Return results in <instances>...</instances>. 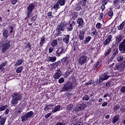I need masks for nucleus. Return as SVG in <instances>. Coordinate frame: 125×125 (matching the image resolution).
Segmentation results:
<instances>
[{
	"mask_svg": "<svg viewBox=\"0 0 125 125\" xmlns=\"http://www.w3.org/2000/svg\"><path fill=\"white\" fill-rule=\"evenodd\" d=\"M6 65H7V62L5 61L2 63L0 64V66H1V67H4L5 66H6Z\"/></svg>",
	"mask_w": 125,
	"mask_h": 125,
	"instance_id": "64",
	"label": "nucleus"
},
{
	"mask_svg": "<svg viewBox=\"0 0 125 125\" xmlns=\"http://www.w3.org/2000/svg\"><path fill=\"white\" fill-rule=\"evenodd\" d=\"M81 106V108H82L83 110H84V109L85 108H86V107H87V106L86 105V104H84V103H82L81 104H80Z\"/></svg>",
	"mask_w": 125,
	"mask_h": 125,
	"instance_id": "54",
	"label": "nucleus"
},
{
	"mask_svg": "<svg viewBox=\"0 0 125 125\" xmlns=\"http://www.w3.org/2000/svg\"><path fill=\"white\" fill-rule=\"evenodd\" d=\"M76 25V22H75V21H72L71 23L69 24V26H68L66 28L67 31L68 32H71V31H72L73 29L74 28V26Z\"/></svg>",
	"mask_w": 125,
	"mask_h": 125,
	"instance_id": "12",
	"label": "nucleus"
},
{
	"mask_svg": "<svg viewBox=\"0 0 125 125\" xmlns=\"http://www.w3.org/2000/svg\"><path fill=\"white\" fill-rule=\"evenodd\" d=\"M120 91L122 93H125V86H123L121 87V88L120 89Z\"/></svg>",
	"mask_w": 125,
	"mask_h": 125,
	"instance_id": "63",
	"label": "nucleus"
},
{
	"mask_svg": "<svg viewBox=\"0 0 125 125\" xmlns=\"http://www.w3.org/2000/svg\"><path fill=\"white\" fill-rule=\"evenodd\" d=\"M114 59H115V57L112 55L110 59H109L107 61V65H109V64H110V63H111V62H112L113 60H114Z\"/></svg>",
	"mask_w": 125,
	"mask_h": 125,
	"instance_id": "45",
	"label": "nucleus"
},
{
	"mask_svg": "<svg viewBox=\"0 0 125 125\" xmlns=\"http://www.w3.org/2000/svg\"><path fill=\"white\" fill-rule=\"evenodd\" d=\"M24 62V60L20 59V60L17 61V62L15 63V66H20L22 62Z\"/></svg>",
	"mask_w": 125,
	"mask_h": 125,
	"instance_id": "36",
	"label": "nucleus"
},
{
	"mask_svg": "<svg viewBox=\"0 0 125 125\" xmlns=\"http://www.w3.org/2000/svg\"><path fill=\"white\" fill-rule=\"evenodd\" d=\"M72 19L73 20H76L78 18V16H79V15H78V12H73L72 14Z\"/></svg>",
	"mask_w": 125,
	"mask_h": 125,
	"instance_id": "29",
	"label": "nucleus"
},
{
	"mask_svg": "<svg viewBox=\"0 0 125 125\" xmlns=\"http://www.w3.org/2000/svg\"><path fill=\"white\" fill-rule=\"evenodd\" d=\"M60 108H61V106L60 105L56 106L54 109L52 110V114H54V113H56V112H59V111H60Z\"/></svg>",
	"mask_w": 125,
	"mask_h": 125,
	"instance_id": "20",
	"label": "nucleus"
},
{
	"mask_svg": "<svg viewBox=\"0 0 125 125\" xmlns=\"http://www.w3.org/2000/svg\"><path fill=\"white\" fill-rule=\"evenodd\" d=\"M92 37H93L94 36L95 37H96L97 34V31L96 30V29L95 30V31H93L92 33H91Z\"/></svg>",
	"mask_w": 125,
	"mask_h": 125,
	"instance_id": "62",
	"label": "nucleus"
},
{
	"mask_svg": "<svg viewBox=\"0 0 125 125\" xmlns=\"http://www.w3.org/2000/svg\"><path fill=\"white\" fill-rule=\"evenodd\" d=\"M82 100H83L84 101H88V100H89V96L86 94L84 95L82 98Z\"/></svg>",
	"mask_w": 125,
	"mask_h": 125,
	"instance_id": "38",
	"label": "nucleus"
},
{
	"mask_svg": "<svg viewBox=\"0 0 125 125\" xmlns=\"http://www.w3.org/2000/svg\"><path fill=\"white\" fill-rule=\"evenodd\" d=\"M86 56L84 55L81 56L79 60H78V62L80 65H83V64L85 63L86 62Z\"/></svg>",
	"mask_w": 125,
	"mask_h": 125,
	"instance_id": "8",
	"label": "nucleus"
},
{
	"mask_svg": "<svg viewBox=\"0 0 125 125\" xmlns=\"http://www.w3.org/2000/svg\"><path fill=\"white\" fill-rule=\"evenodd\" d=\"M100 66H101V65L100 64V62L97 61L96 62V65L95 66V67L94 68V71H96L97 70H98V68H99V67H100Z\"/></svg>",
	"mask_w": 125,
	"mask_h": 125,
	"instance_id": "32",
	"label": "nucleus"
},
{
	"mask_svg": "<svg viewBox=\"0 0 125 125\" xmlns=\"http://www.w3.org/2000/svg\"><path fill=\"white\" fill-rule=\"evenodd\" d=\"M21 119V122H26L27 121H28V117L27 116V115L25 114L23 115Z\"/></svg>",
	"mask_w": 125,
	"mask_h": 125,
	"instance_id": "34",
	"label": "nucleus"
},
{
	"mask_svg": "<svg viewBox=\"0 0 125 125\" xmlns=\"http://www.w3.org/2000/svg\"><path fill=\"white\" fill-rule=\"evenodd\" d=\"M91 39H92V37H91V36H88L83 41V43H84L85 44L88 43V42H90V40H91Z\"/></svg>",
	"mask_w": 125,
	"mask_h": 125,
	"instance_id": "26",
	"label": "nucleus"
},
{
	"mask_svg": "<svg viewBox=\"0 0 125 125\" xmlns=\"http://www.w3.org/2000/svg\"><path fill=\"white\" fill-rule=\"evenodd\" d=\"M37 18H38V15L34 16L31 18V21L35 22V21H37Z\"/></svg>",
	"mask_w": 125,
	"mask_h": 125,
	"instance_id": "56",
	"label": "nucleus"
},
{
	"mask_svg": "<svg viewBox=\"0 0 125 125\" xmlns=\"http://www.w3.org/2000/svg\"><path fill=\"white\" fill-rule=\"evenodd\" d=\"M120 0H114L113 2L114 5H115L117 9H119L121 6L120 5Z\"/></svg>",
	"mask_w": 125,
	"mask_h": 125,
	"instance_id": "15",
	"label": "nucleus"
},
{
	"mask_svg": "<svg viewBox=\"0 0 125 125\" xmlns=\"http://www.w3.org/2000/svg\"><path fill=\"white\" fill-rule=\"evenodd\" d=\"M56 59H57V58H56V57L54 56V57H50V62H55V61H56Z\"/></svg>",
	"mask_w": 125,
	"mask_h": 125,
	"instance_id": "48",
	"label": "nucleus"
},
{
	"mask_svg": "<svg viewBox=\"0 0 125 125\" xmlns=\"http://www.w3.org/2000/svg\"><path fill=\"white\" fill-rule=\"evenodd\" d=\"M56 31H57V33L55 34V37H58L61 35V31H58V29H56Z\"/></svg>",
	"mask_w": 125,
	"mask_h": 125,
	"instance_id": "55",
	"label": "nucleus"
},
{
	"mask_svg": "<svg viewBox=\"0 0 125 125\" xmlns=\"http://www.w3.org/2000/svg\"><path fill=\"white\" fill-rule=\"evenodd\" d=\"M95 83L96 84H93V86L94 87H95L96 85H98L99 83H103V81L102 80L101 78L100 77L99 79H97L95 80V82L94 81Z\"/></svg>",
	"mask_w": 125,
	"mask_h": 125,
	"instance_id": "18",
	"label": "nucleus"
},
{
	"mask_svg": "<svg viewBox=\"0 0 125 125\" xmlns=\"http://www.w3.org/2000/svg\"><path fill=\"white\" fill-rule=\"evenodd\" d=\"M81 4H77V5L76 6V7H75V9L77 11H80V10H81V9H82V6H81Z\"/></svg>",
	"mask_w": 125,
	"mask_h": 125,
	"instance_id": "51",
	"label": "nucleus"
},
{
	"mask_svg": "<svg viewBox=\"0 0 125 125\" xmlns=\"http://www.w3.org/2000/svg\"><path fill=\"white\" fill-rule=\"evenodd\" d=\"M102 4L101 6V9L102 10V11H104V10H105V8H106V7L105 6V5H106L107 4V3H104V2H102Z\"/></svg>",
	"mask_w": 125,
	"mask_h": 125,
	"instance_id": "47",
	"label": "nucleus"
},
{
	"mask_svg": "<svg viewBox=\"0 0 125 125\" xmlns=\"http://www.w3.org/2000/svg\"><path fill=\"white\" fill-rule=\"evenodd\" d=\"M115 68V69L118 71H123V70L125 69V67H124L121 64L116 65Z\"/></svg>",
	"mask_w": 125,
	"mask_h": 125,
	"instance_id": "24",
	"label": "nucleus"
},
{
	"mask_svg": "<svg viewBox=\"0 0 125 125\" xmlns=\"http://www.w3.org/2000/svg\"><path fill=\"white\" fill-rule=\"evenodd\" d=\"M6 121V117L1 118V120L0 121V125H4Z\"/></svg>",
	"mask_w": 125,
	"mask_h": 125,
	"instance_id": "43",
	"label": "nucleus"
},
{
	"mask_svg": "<svg viewBox=\"0 0 125 125\" xmlns=\"http://www.w3.org/2000/svg\"><path fill=\"white\" fill-rule=\"evenodd\" d=\"M59 8H60V5L59 4L58 2L57 1L53 7L51 8V10H52V9H55V10L57 11L58 9H59Z\"/></svg>",
	"mask_w": 125,
	"mask_h": 125,
	"instance_id": "21",
	"label": "nucleus"
},
{
	"mask_svg": "<svg viewBox=\"0 0 125 125\" xmlns=\"http://www.w3.org/2000/svg\"><path fill=\"white\" fill-rule=\"evenodd\" d=\"M125 21L122 22L118 27V30H123L125 27Z\"/></svg>",
	"mask_w": 125,
	"mask_h": 125,
	"instance_id": "37",
	"label": "nucleus"
},
{
	"mask_svg": "<svg viewBox=\"0 0 125 125\" xmlns=\"http://www.w3.org/2000/svg\"><path fill=\"white\" fill-rule=\"evenodd\" d=\"M82 105L80 104L77 105L74 108L75 112H80V111H82Z\"/></svg>",
	"mask_w": 125,
	"mask_h": 125,
	"instance_id": "30",
	"label": "nucleus"
},
{
	"mask_svg": "<svg viewBox=\"0 0 125 125\" xmlns=\"http://www.w3.org/2000/svg\"><path fill=\"white\" fill-rule=\"evenodd\" d=\"M119 53V49L118 48L115 47L113 50V54L112 55V56L116 57V55Z\"/></svg>",
	"mask_w": 125,
	"mask_h": 125,
	"instance_id": "28",
	"label": "nucleus"
},
{
	"mask_svg": "<svg viewBox=\"0 0 125 125\" xmlns=\"http://www.w3.org/2000/svg\"><path fill=\"white\" fill-rule=\"evenodd\" d=\"M61 62L63 66H68V65H69V63L71 62L69 55H66L65 57H64L61 60Z\"/></svg>",
	"mask_w": 125,
	"mask_h": 125,
	"instance_id": "4",
	"label": "nucleus"
},
{
	"mask_svg": "<svg viewBox=\"0 0 125 125\" xmlns=\"http://www.w3.org/2000/svg\"><path fill=\"white\" fill-rule=\"evenodd\" d=\"M63 42L65 43H66V44H68V43H69V42H70V35L65 36V37L63 39Z\"/></svg>",
	"mask_w": 125,
	"mask_h": 125,
	"instance_id": "17",
	"label": "nucleus"
},
{
	"mask_svg": "<svg viewBox=\"0 0 125 125\" xmlns=\"http://www.w3.org/2000/svg\"><path fill=\"white\" fill-rule=\"evenodd\" d=\"M114 15V12L112 10H110L108 13V16L109 17V19H112L113 18V16Z\"/></svg>",
	"mask_w": 125,
	"mask_h": 125,
	"instance_id": "41",
	"label": "nucleus"
},
{
	"mask_svg": "<svg viewBox=\"0 0 125 125\" xmlns=\"http://www.w3.org/2000/svg\"><path fill=\"white\" fill-rule=\"evenodd\" d=\"M73 84V85L75 86V87L76 88V86H77V79L75 78L74 77L72 78V81L71 82Z\"/></svg>",
	"mask_w": 125,
	"mask_h": 125,
	"instance_id": "44",
	"label": "nucleus"
},
{
	"mask_svg": "<svg viewBox=\"0 0 125 125\" xmlns=\"http://www.w3.org/2000/svg\"><path fill=\"white\" fill-rule=\"evenodd\" d=\"M65 82V80L64 79V78H61L59 80V83H63Z\"/></svg>",
	"mask_w": 125,
	"mask_h": 125,
	"instance_id": "58",
	"label": "nucleus"
},
{
	"mask_svg": "<svg viewBox=\"0 0 125 125\" xmlns=\"http://www.w3.org/2000/svg\"><path fill=\"white\" fill-rule=\"evenodd\" d=\"M96 27L98 29H101V28H102V24L100 22H98L96 25Z\"/></svg>",
	"mask_w": 125,
	"mask_h": 125,
	"instance_id": "52",
	"label": "nucleus"
},
{
	"mask_svg": "<svg viewBox=\"0 0 125 125\" xmlns=\"http://www.w3.org/2000/svg\"><path fill=\"white\" fill-rule=\"evenodd\" d=\"M12 96V100L11 103L12 105H14V106L17 105V104H18V101H21V100H22V98H23L22 94L20 92L14 93Z\"/></svg>",
	"mask_w": 125,
	"mask_h": 125,
	"instance_id": "1",
	"label": "nucleus"
},
{
	"mask_svg": "<svg viewBox=\"0 0 125 125\" xmlns=\"http://www.w3.org/2000/svg\"><path fill=\"white\" fill-rule=\"evenodd\" d=\"M61 65V61H58L57 62H55L51 64L52 68H56L57 66H60Z\"/></svg>",
	"mask_w": 125,
	"mask_h": 125,
	"instance_id": "19",
	"label": "nucleus"
},
{
	"mask_svg": "<svg viewBox=\"0 0 125 125\" xmlns=\"http://www.w3.org/2000/svg\"><path fill=\"white\" fill-rule=\"evenodd\" d=\"M10 43H11V41H10V40L8 41L6 40L4 41V43L2 45V53H4L6 50L9 49V48L11 46Z\"/></svg>",
	"mask_w": 125,
	"mask_h": 125,
	"instance_id": "3",
	"label": "nucleus"
},
{
	"mask_svg": "<svg viewBox=\"0 0 125 125\" xmlns=\"http://www.w3.org/2000/svg\"><path fill=\"white\" fill-rule=\"evenodd\" d=\"M22 71H23V66H20L16 69V72L18 74H20Z\"/></svg>",
	"mask_w": 125,
	"mask_h": 125,
	"instance_id": "42",
	"label": "nucleus"
},
{
	"mask_svg": "<svg viewBox=\"0 0 125 125\" xmlns=\"http://www.w3.org/2000/svg\"><path fill=\"white\" fill-rule=\"evenodd\" d=\"M86 1H87V0H81L79 2V4H81L83 7H85L86 6Z\"/></svg>",
	"mask_w": 125,
	"mask_h": 125,
	"instance_id": "25",
	"label": "nucleus"
},
{
	"mask_svg": "<svg viewBox=\"0 0 125 125\" xmlns=\"http://www.w3.org/2000/svg\"><path fill=\"white\" fill-rule=\"evenodd\" d=\"M103 16H104L103 13H100L99 17V20H102V19H103Z\"/></svg>",
	"mask_w": 125,
	"mask_h": 125,
	"instance_id": "61",
	"label": "nucleus"
},
{
	"mask_svg": "<svg viewBox=\"0 0 125 125\" xmlns=\"http://www.w3.org/2000/svg\"><path fill=\"white\" fill-rule=\"evenodd\" d=\"M84 34H85V32L84 31H83V30H81L79 32L78 38L80 41H83V39H84Z\"/></svg>",
	"mask_w": 125,
	"mask_h": 125,
	"instance_id": "14",
	"label": "nucleus"
},
{
	"mask_svg": "<svg viewBox=\"0 0 125 125\" xmlns=\"http://www.w3.org/2000/svg\"><path fill=\"white\" fill-rule=\"evenodd\" d=\"M50 109V107L48 104H47L45 105V106L44 107V111H48Z\"/></svg>",
	"mask_w": 125,
	"mask_h": 125,
	"instance_id": "60",
	"label": "nucleus"
},
{
	"mask_svg": "<svg viewBox=\"0 0 125 125\" xmlns=\"http://www.w3.org/2000/svg\"><path fill=\"white\" fill-rule=\"evenodd\" d=\"M25 115H26V116L29 119V118L33 117V115H34V112H33V111H30L29 112L26 113Z\"/></svg>",
	"mask_w": 125,
	"mask_h": 125,
	"instance_id": "39",
	"label": "nucleus"
},
{
	"mask_svg": "<svg viewBox=\"0 0 125 125\" xmlns=\"http://www.w3.org/2000/svg\"><path fill=\"white\" fill-rule=\"evenodd\" d=\"M57 2L59 3L61 6H63L66 3V0H58Z\"/></svg>",
	"mask_w": 125,
	"mask_h": 125,
	"instance_id": "27",
	"label": "nucleus"
},
{
	"mask_svg": "<svg viewBox=\"0 0 125 125\" xmlns=\"http://www.w3.org/2000/svg\"><path fill=\"white\" fill-rule=\"evenodd\" d=\"M120 120V115H117L113 117V119H112V124H116L118 121Z\"/></svg>",
	"mask_w": 125,
	"mask_h": 125,
	"instance_id": "22",
	"label": "nucleus"
},
{
	"mask_svg": "<svg viewBox=\"0 0 125 125\" xmlns=\"http://www.w3.org/2000/svg\"><path fill=\"white\" fill-rule=\"evenodd\" d=\"M110 42H111L110 41L107 40V39H106L104 42H103V46L104 47H105V46H106V45H107V44H109V43H110Z\"/></svg>",
	"mask_w": 125,
	"mask_h": 125,
	"instance_id": "49",
	"label": "nucleus"
},
{
	"mask_svg": "<svg viewBox=\"0 0 125 125\" xmlns=\"http://www.w3.org/2000/svg\"><path fill=\"white\" fill-rule=\"evenodd\" d=\"M70 72H69V70H66V72H65L64 74V78H68L69 76H70Z\"/></svg>",
	"mask_w": 125,
	"mask_h": 125,
	"instance_id": "53",
	"label": "nucleus"
},
{
	"mask_svg": "<svg viewBox=\"0 0 125 125\" xmlns=\"http://www.w3.org/2000/svg\"><path fill=\"white\" fill-rule=\"evenodd\" d=\"M77 24H79V27H83V26H84V21H83V18L78 19Z\"/></svg>",
	"mask_w": 125,
	"mask_h": 125,
	"instance_id": "13",
	"label": "nucleus"
},
{
	"mask_svg": "<svg viewBox=\"0 0 125 125\" xmlns=\"http://www.w3.org/2000/svg\"><path fill=\"white\" fill-rule=\"evenodd\" d=\"M62 76V71L60 70V69H58L56 70L55 73L53 76L54 79L55 80H58Z\"/></svg>",
	"mask_w": 125,
	"mask_h": 125,
	"instance_id": "7",
	"label": "nucleus"
},
{
	"mask_svg": "<svg viewBox=\"0 0 125 125\" xmlns=\"http://www.w3.org/2000/svg\"><path fill=\"white\" fill-rule=\"evenodd\" d=\"M25 49H27V51H31L32 50V45L30 42H26L23 44Z\"/></svg>",
	"mask_w": 125,
	"mask_h": 125,
	"instance_id": "10",
	"label": "nucleus"
},
{
	"mask_svg": "<svg viewBox=\"0 0 125 125\" xmlns=\"http://www.w3.org/2000/svg\"><path fill=\"white\" fill-rule=\"evenodd\" d=\"M113 38V36H112V35H108V36L106 38V40L107 41H108V42H111V41H112V38Z\"/></svg>",
	"mask_w": 125,
	"mask_h": 125,
	"instance_id": "59",
	"label": "nucleus"
},
{
	"mask_svg": "<svg viewBox=\"0 0 125 125\" xmlns=\"http://www.w3.org/2000/svg\"><path fill=\"white\" fill-rule=\"evenodd\" d=\"M124 60V56H120L117 57L118 62H122Z\"/></svg>",
	"mask_w": 125,
	"mask_h": 125,
	"instance_id": "50",
	"label": "nucleus"
},
{
	"mask_svg": "<svg viewBox=\"0 0 125 125\" xmlns=\"http://www.w3.org/2000/svg\"><path fill=\"white\" fill-rule=\"evenodd\" d=\"M111 76L108 75V73H104L102 74L100 78L102 80L103 82H104V81H106L109 79V78H110Z\"/></svg>",
	"mask_w": 125,
	"mask_h": 125,
	"instance_id": "11",
	"label": "nucleus"
},
{
	"mask_svg": "<svg viewBox=\"0 0 125 125\" xmlns=\"http://www.w3.org/2000/svg\"><path fill=\"white\" fill-rule=\"evenodd\" d=\"M94 83H95L94 80H91L88 82L85 83L84 85H85V86H87V85H88L89 84H94Z\"/></svg>",
	"mask_w": 125,
	"mask_h": 125,
	"instance_id": "35",
	"label": "nucleus"
},
{
	"mask_svg": "<svg viewBox=\"0 0 125 125\" xmlns=\"http://www.w3.org/2000/svg\"><path fill=\"white\" fill-rule=\"evenodd\" d=\"M7 108V105H4L3 106L0 107V112H2V111H5V110H6V108Z\"/></svg>",
	"mask_w": 125,
	"mask_h": 125,
	"instance_id": "46",
	"label": "nucleus"
},
{
	"mask_svg": "<svg viewBox=\"0 0 125 125\" xmlns=\"http://www.w3.org/2000/svg\"><path fill=\"white\" fill-rule=\"evenodd\" d=\"M73 106L74 105L72 104H70L66 106V110L68 111V112H70V111H71V110H72V109L73 108Z\"/></svg>",
	"mask_w": 125,
	"mask_h": 125,
	"instance_id": "40",
	"label": "nucleus"
},
{
	"mask_svg": "<svg viewBox=\"0 0 125 125\" xmlns=\"http://www.w3.org/2000/svg\"><path fill=\"white\" fill-rule=\"evenodd\" d=\"M123 40H124V36L123 35H119L116 37V42H117V43H119V42H121Z\"/></svg>",
	"mask_w": 125,
	"mask_h": 125,
	"instance_id": "16",
	"label": "nucleus"
},
{
	"mask_svg": "<svg viewBox=\"0 0 125 125\" xmlns=\"http://www.w3.org/2000/svg\"><path fill=\"white\" fill-rule=\"evenodd\" d=\"M51 44L53 47H55L58 44V41L56 39L54 40Z\"/></svg>",
	"mask_w": 125,
	"mask_h": 125,
	"instance_id": "33",
	"label": "nucleus"
},
{
	"mask_svg": "<svg viewBox=\"0 0 125 125\" xmlns=\"http://www.w3.org/2000/svg\"><path fill=\"white\" fill-rule=\"evenodd\" d=\"M66 52V50H65L63 47H62L60 48H59L56 52V56H57L58 57H60L62 54H64Z\"/></svg>",
	"mask_w": 125,
	"mask_h": 125,
	"instance_id": "6",
	"label": "nucleus"
},
{
	"mask_svg": "<svg viewBox=\"0 0 125 125\" xmlns=\"http://www.w3.org/2000/svg\"><path fill=\"white\" fill-rule=\"evenodd\" d=\"M111 52H112V50L111 49V48L109 47L104 52V56H108Z\"/></svg>",
	"mask_w": 125,
	"mask_h": 125,
	"instance_id": "31",
	"label": "nucleus"
},
{
	"mask_svg": "<svg viewBox=\"0 0 125 125\" xmlns=\"http://www.w3.org/2000/svg\"><path fill=\"white\" fill-rule=\"evenodd\" d=\"M65 26H66V24H65L64 22H62L60 24L58 25L56 29L58 30V31H60L61 32H64V31H65Z\"/></svg>",
	"mask_w": 125,
	"mask_h": 125,
	"instance_id": "9",
	"label": "nucleus"
},
{
	"mask_svg": "<svg viewBox=\"0 0 125 125\" xmlns=\"http://www.w3.org/2000/svg\"><path fill=\"white\" fill-rule=\"evenodd\" d=\"M35 7V4H33V3L30 4L28 5V6L26 8V13H28V15L29 14L31 15L32 13H33V10H34Z\"/></svg>",
	"mask_w": 125,
	"mask_h": 125,
	"instance_id": "5",
	"label": "nucleus"
},
{
	"mask_svg": "<svg viewBox=\"0 0 125 125\" xmlns=\"http://www.w3.org/2000/svg\"><path fill=\"white\" fill-rule=\"evenodd\" d=\"M113 109L114 111H117V110H119V109H120V105H119V104H116L114 105Z\"/></svg>",
	"mask_w": 125,
	"mask_h": 125,
	"instance_id": "57",
	"label": "nucleus"
},
{
	"mask_svg": "<svg viewBox=\"0 0 125 125\" xmlns=\"http://www.w3.org/2000/svg\"><path fill=\"white\" fill-rule=\"evenodd\" d=\"M62 91H70V90H73V89H75L76 88L72 82L67 81L64 83L63 86L62 87Z\"/></svg>",
	"mask_w": 125,
	"mask_h": 125,
	"instance_id": "2",
	"label": "nucleus"
},
{
	"mask_svg": "<svg viewBox=\"0 0 125 125\" xmlns=\"http://www.w3.org/2000/svg\"><path fill=\"white\" fill-rule=\"evenodd\" d=\"M2 36L4 39H7L8 38V36H9V34H8V31H7V29H5L3 31V32L2 33Z\"/></svg>",
	"mask_w": 125,
	"mask_h": 125,
	"instance_id": "23",
	"label": "nucleus"
}]
</instances>
